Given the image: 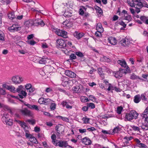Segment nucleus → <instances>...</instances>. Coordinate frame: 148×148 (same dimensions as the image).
<instances>
[{
	"label": "nucleus",
	"instance_id": "1",
	"mask_svg": "<svg viewBox=\"0 0 148 148\" xmlns=\"http://www.w3.org/2000/svg\"><path fill=\"white\" fill-rule=\"evenodd\" d=\"M127 2L130 6L136 8L135 11L137 13L140 12L142 8H148V5L143 0H127Z\"/></svg>",
	"mask_w": 148,
	"mask_h": 148
},
{
	"label": "nucleus",
	"instance_id": "2",
	"mask_svg": "<svg viewBox=\"0 0 148 148\" xmlns=\"http://www.w3.org/2000/svg\"><path fill=\"white\" fill-rule=\"evenodd\" d=\"M138 116V113L134 110H132L129 113H127L125 116L126 119L131 121L133 119H136Z\"/></svg>",
	"mask_w": 148,
	"mask_h": 148
},
{
	"label": "nucleus",
	"instance_id": "3",
	"mask_svg": "<svg viewBox=\"0 0 148 148\" xmlns=\"http://www.w3.org/2000/svg\"><path fill=\"white\" fill-rule=\"evenodd\" d=\"M130 69L128 66H127L126 69H120L118 71L115 73L114 76L116 78H120L122 76L123 73L126 74L130 72Z\"/></svg>",
	"mask_w": 148,
	"mask_h": 148
},
{
	"label": "nucleus",
	"instance_id": "4",
	"mask_svg": "<svg viewBox=\"0 0 148 148\" xmlns=\"http://www.w3.org/2000/svg\"><path fill=\"white\" fill-rule=\"evenodd\" d=\"M15 121L23 128L25 134L29 131L30 128L26 125L25 123L18 120H16Z\"/></svg>",
	"mask_w": 148,
	"mask_h": 148
},
{
	"label": "nucleus",
	"instance_id": "5",
	"mask_svg": "<svg viewBox=\"0 0 148 148\" xmlns=\"http://www.w3.org/2000/svg\"><path fill=\"white\" fill-rule=\"evenodd\" d=\"M25 135L26 138L28 139L31 142L34 143H37V141L36 138L30 133L29 131L25 134Z\"/></svg>",
	"mask_w": 148,
	"mask_h": 148
},
{
	"label": "nucleus",
	"instance_id": "6",
	"mask_svg": "<svg viewBox=\"0 0 148 148\" xmlns=\"http://www.w3.org/2000/svg\"><path fill=\"white\" fill-rule=\"evenodd\" d=\"M12 80L14 83L16 84H21L23 80L22 77L17 75L13 77Z\"/></svg>",
	"mask_w": 148,
	"mask_h": 148
},
{
	"label": "nucleus",
	"instance_id": "7",
	"mask_svg": "<svg viewBox=\"0 0 148 148\" xmlns=\"http://www.w3.org/2000/svg\"><path fill=\"white\" fill-rule=\"evenodd\" d=\"M119 42L122 46L125 47L129 46L130 44V39L126 38L120 40Z\"/></svg>",
	"mask_w": 148,
	"mask_h": 148
},
{
	"label": "nucleus",
	"instance_id": "8",
	"mask_svg": "<svg viewBox=\"0 0 148 148\" xmlns=\"http://www.w3.org/2000/svg\"><path fill=\"white\" fill-rule=\"evenodd\" d=\"M68 143L66 141L58 140L54 145L56 146H59L60 147H66L68 146Z\"/></svg>",
	"mask_w": 148,
	"mask_h": 148
},
{
	"label": "nucleus",
	"instance_id": "9",
	"mask_svg": "<svg viewBox=\"0 0 148 148\" xmlns=\"http://www.w3.org/2000/svg\"><path fill=\"white\" fill-rule=\"evenodd\" d=\"M56 45L59 48H63L65 47L66 44L64 41L62 39H58L56 40Z\"/></svg>",
	"mask_w": 148,
	"mask_h": 148
},
{
	"label": "nucleus",
	"instance_id": "10",
	"mask_svg": "<svg viewBox=\"0 0 148 148\" xmlns=\"http://www.w3.org/2000/svg\"><path fill=\"white\" fill-rule=\"evenodd\" d=\"M20 112H21L23 115H24L31 116L32 115V113L26 108L20 110Z\"/></svg>",
	"mask_w": 148,
	"mask_h": 148
},
{
	"label": "nucleus",
	"instance_id": "11",
	"mask_svg": "<svg viewBox=\"0 0 148 148\" xmlns=\"http://www.w3.org/2000/svg\"><path fill=\"white\" fill-rule=\"evenodd\" d=\"M33 21L34 25L35 26L41 25V26L44 25V23L43 21L41 19L38 18Z\"/></svg>",
	"mask_w": 148,
	"mask_h": 148
},
{
	"label": "nucleus",
	"instance_id": "12",
	"mask_svg": "<svg viewBox=\"0 0 148 148\" xmlns=\"http://www.w3.org/2000/svg\"><path fill=\"white\" fill-rule=\"evenodd\" d=\"M72 24L71 23L67 20H66L64 21L62 25V26L64 28H70L72 27Z\"/></svg>",
	"mask_w": 148,
	"mask_h": 148
},
{
	"label": "nucleus",
	"instance_id": "13",
	"mask_svg": "<svg viewBox=\"0 0 148 148\" xmlns=\"http://www.w3.org/2000/svg\"><path fill=\"white\" fill-rule=\"evenodd\" d=\"M65 74L69 77L71 78H75L76 77V75L73 71L67 70L65 71Z\"/></svg>",
	"mask_w": 148,
	"mask_h": 148
},
{
	"label": "nucleus",
	"instance_id": "14",
	"mask_svg": "<svg viewBox=\"0 0 148 148\" xmlns=\"http://www.w3.org/2000/svg\"><path fill=\"white\" fill-rule=\"evenodd\" d=\"M20 28L18 27V25L16 24H13L12 26L9 27L8 30L11 32H14L17 31Z\"/></svg>",
	"mask_w": 148,
	"mask_h": 148
},
{
	"label": "nucleus",
	"instance_id": "15",
	"mask_svg": "<svg viewBox=\"0 0 148 148\" xmlns=\"http://www.w3.org/2000/svg\"><path fill=\"white\" fill-rule=\"evenodd\" d=\"M108 41L112 45H115L117 43L116 38L114 37H110L108 38Z\"/></svg>",
	"mask_w": 148,
	"mask_h": 148
},
{
	"label": "nucleus",
	"instance_id": "16",
	"mask_svg": "<svg viewBox=\"0 0 148 148\" xmlns=\"http://www.w3.org/2000/svg\"><path fill=\"white\" fill-rule=\"evenodd\" d=\"M3 86L11 92L14 93L16 92V89L14 86L11 85L8 86L6 85H3Z\"/></svg>",
	"mask_w": 148,
	"mask_h": 148
},
{
	"label": "nucleus",
	"instance_id": "17",
	"mask_svg": "<svg viewBox=\"0 0 148 148\" xmlns=\"http://www.w3.org/2000/svg\"><path fill=\"white\" fill-rule=\"evenodd\" d=\"M84 34L83 33H79L77 31L75 32L73 34L74 36L78 40L84 36Z\"/></svg>",
	"mask_w": 148,
	"mask_h": 148
},
{
	"label": "nucleus",
	"instance_id": "18",
	"mask_svg": "<svg viewBox=\"0 0 148 148\" xmlns=\"http://www.w3.org/2000/svg\"><path fill=\"white\" fill-rule=\"evenodd\" d=\"M9 117V115L7 113L5 112L4 114L1 118V119L4 123H5V122H6L7 121H8L10 119Z\"/></svg>",
	"mask_w": 148,
	"mask_h": 148
},
{
	"label": "nucleus",
	"instance_id": "19",
	"mask_svg": "<svg viewBox=\"0 0 148 148\" xmlns=\"http://www.w3.org/2000/svg\"><path fill=\"white\" fill-rule=\"evenodd\" d=\"M82 143L86 145H89L91 144V141L90 139L86 137L82 139Z\"/></svg>",
	"mask_w": 148,
	"mask_h": 148
},
{
	"label": "nucleus",
	"instance_id": "20",
	"mask_svg": "<svg viewBox=\"0 0 148 148\" xmlns=\"http://www.w3.org/2000/svg\"><path fill=\"white\" fill-rule=\"evenodd\" d=\"M62 80L63 82H64L66 84L70 83V86L72 85L73 84V82L71 80H68V78L65 77H63L62 78Z\"/></svg>",
	"mask_w": 148,
	"mask_h": 148
},
{
	"label": "nucleus",
	"instance_id": "21",
	"mask_svg": "<svg viewBox=\"0 0 148 148\" xmlns=\"http://www.w3.org/2000/svg\"><path fill=\"white\" fill-rule=\"evenodd\" d=\"M118 64H119L122 66L126 68H127L128 66H127V64L126 62L123 60H119L118 62Z\"/></svg>",
	"mask_w": 148,
	"mask_h": 148
},
{
	"label": "nucleus",
	"instance_id": "22",
	"mask_svg": "<svg viewBox=\"0 0 148 148\" xmlns=\"http://www.w3.org/2000/svg\"><path fill=\"white\" fill-rule=\"evenodd\" d=\"M141 100V97L140 95H137L134 97V102L136 103H138Z\"/></svg>",
	"mask_w": 148,
	"mask_h": 148
},
{
	"label": "nucleus",
	"instance_id": "23",
	"mask_svg": "<svg viewBox=\"0 0 148 148\" xmlns=\"http://www.w3.org/2000/svg\"><path fill=\"white\" fill-rule=\"evenodd\" d=\"M96 29L97 30L99 31L100 32H103L104 31L102 24L100 23H99L97 24Z\"/></svg>",
	"mask_w": 148,
	"mask_h": 148
},
{
	"label": "nucleus",
	"instance_id": "24",
	"mask_svg": "<svg viewBox=\"0 0 148 148\" xmlns=\"http://www.w3.org/2000/svg\"><path fill=\"white\" fill-rule=\"evenodd\" d=\"M25 25L27 27L34 25L33 21L32 20H28L25 21Z\"/></svg>",
	"mask_w": 148,
	"mask_h": 148
},
{
	"label": "nucleus",
	"instance_id": "25",
	"mask_svg": "<svg viewBox=\"0 0 148 148\" xmlns=\"http://www.w3.org/2000/svg\"><path fill=\"white\" fill-rule=\"evenodd\" d=\"M121 128L119 127H115L113 130H111V134H114L115 133H118L121 130Z\"/></svg>",
	"mask_w": 148,
	"mask_h": 148
},
{
	"label": "nucleus",
	"instance_id": "26",
	"mask_svg": "<svg viewBox=\"0 0 148 148\" xmlns=\"http://www.w3.org/2000/svg\"><path fill=\"white\" fill-rule=\"evenodd\" d=\"M20 95H19V97L21 99H23L26 97L27 93L26 92L23 90L19 93Z\"/></svg>",
	"mask_w": 148,
	"mask_h": 148
},
{
	"label": "nucleus",
	"instance_id": "27",
	"mask_svg": "<svg viewBox=\"0 0 148 148\" xmlns=\"http://www.w3.org/2000/svg\"><path fill=\"white\" fill-rule=\"evenodd\" d=\"M98 73L100 75V77L102 79H103L104 77V73H103L102 68H98Z\"/></svg>",
	"mask_w": 148,
	"mask_h": 148
},
{
	"label": "nucleus",
	"instance_id": "28",
	"mask_svg": "<svg viewBox=\"0 0 148 148\" xmlns=\"http://www.w3.org/2000/svg\"><path fill=\"white\" fill-rule=\"evenodd\" d=\"M122 18L123 19L128 21L129 22L131 21L132 19L131 16L128 14L126 15L124 14V16Z\"/></svg>",
	"mask_w": 148,
	"mask_h": 148
},
{
	"label": "nucleus",
	"instance_id": "29",
	"mask_svg": "<svg viewBox=\"0 0 148 148\" xmlns=\"http://www.w3.org/2000/svg\"><path fill=\"white\" fill-rule=\"evenodd\" d=\"M100 60L102 61H106L108 62L110 61V59L104 56L101 57Z\"/></svg>",
	"mask_w": 148,
	"mask_h": 148
},
{
	"label": "nucleus",
	"instance_id": "30",
	"mask_svg": "<svg viewBox=\"0 0 148 148\" xmlns=\"http://www.w3.org/2000/svg\"><path fill=\"white\" fill-rule=\"evenodd\" d=\"M73 90L76 93H79L81 92V90L80 88V86H74L73 88Z\"/></svg>",
	"mask_w": 148,
	"mask_h": 148
},
{
	"label": "nucleus",
	"instance_id": "31",
	"mask_svg": "<svg viewBox=\"0 0 148 148\" xmlns=\"http://www.w3.org/2000/svg\"><path fill=\"white\" fill-rule=\"evenodd\" d=\"M51 138L52 139V142L54 145L58 141V140H56V136L55 134H53L51 136Z\"/></svg>",
	"mask_w": 148,
	"mask_h": 148
},
{
	"label": "nucleus",
	"instance_id": "32",
	"mask_svg": "<svg viewBox=\"0 0 148 148\" xmlns=\"http://www.w3.org/2000/svg\"><path fill=\"white\" fill-rule=\"evenodd\" d=\"M130 79L133 80L138 79H139L142 80H143V79L139 77L136 75L134 74L133 73L132 75H131L130 77Z\"/></svg>",
	"mask_w": 148,
	"mask_h": 148
},
{
	"label": "nucleus",
	"instance_id": "33",
	"mask_svg": "<svg viewBox=\"0 0 148 148\" xmlns=\"http://www.w3.org/2000/svg\"><path fill=\"white\" fill-rule=\"evenodd\" d=\"M86 9L84 7L82 6L79 9V14L81 15H83L84 14V11H86Z\"/></svg>",
	"mask_w": 148,
	"mask_h": 148
},
{
	"label": "nucleus",
	"instance_id": "34",
	"mask_svg": "<svg viewBox=\"0 0 148 148\" xmlns=\"http://www.w3.org/2000/svg\"><path fill=\"white\" fill-rule=\"evenodd\" d=\"M39 60L38 63L40 64H45L46 62V59L45 58H38Z\"/></svg>",
	"mask_w": 148,
	"mask_h": 148
},
{
	"label": "nucleus",
	"instance_id": "35",
	"mask_svg": "<svg viewBox=\"0 0 148 148\" xmlns=\"http://www.w3.org/2000/svg\"><path fill=\"white\" fill-rule=\"evenodd\" d=\"M62 14L65 17H69L71 16L72 15V14L71 12H70L68 11H65L62 12Z\"/></svg>",
	"mask_w": 148,
	"mask_h": 148
},
{
	"label": "nucleus",
	"instance_id": "36",
	"mask_svg": "<svg viewBox=\"0 0 148 148\" xmlns=\"http://www.w3.org/2000/svg\"><path fill=\"white\" fill-rule=\"evenodd\" d=\"M61 34L60 36L64 38H66L67 36V33L65 31L61 30Z\"/></svg>",
	"mask_w": 148,
	"mask_h": 148
},
{
	"label": "nucleus",
	"instance_id": "37",
	"mask_svg": "<svg viewBox=\"0 0 148 148\" xmlns=\"http://www.w3.org/2000/svg\"><path fill=\"white\" fill-rule=\"evenodd\" d=\"M8 17L9 18L12 20L16 18L15 15H14V13L13 12L9 13L8 14Z\"/></svg>",
	"mask_w": 148,
	"mask_h": 148
},
{
	"label": "nucleus",
	"instance_id": "38",
	"mask_svg": "<svg viewBox=\"0 0 148 148\" xmlns=\"http://www.w3.org/2000/svg\"><path fill=\"white\" fill-rule=\"evenodd\" d=\"M131 127L132 128V130L138 132L140 131V127L134 125H132L131 126Z\"/></svg>",
	"mask_w": 148,
	"mask_h": 148
},
{
	"label": "nucleus",
	"instance_id": "39",
	"mask_svg": "<svg viewBox=\"0 0 148 148\" xmlns=\"http://www.w3.org/2000/svg\"><path fill=\"white\" fill-rule=\"evenodd\" d=\"M43 104L45 105L49 104L51 102V100L50 99H44Z\"/></svg>",
	"mask_w": 148,
	"mask_h": 148
},
{
	"label": "nucleus",
	"instance_id": "40",
	"mask_svg": "<svg viewBox=\"0 0 148 148\" xmlns=\"http://www.w3.org/2000/svg\"><path fill=\"white\" fill-rule=\"evenodd\" d=\"M23 86L21 85L19 86L16 90V92H17L19 93L23 90Z\"/></svg>",
	"mask_w": 148,
	"mask_h": 148
},
{
	"label": "nucleus",
	"instance_id": "41",
	"mask_svg": "<svg viewBox=\"0 0 148 148\" xmlns=\"http://www.w3.org/2000/svg\"><path fill=\"white\" fill-rule=\"evenodd\" d=\"M81 101L83 102H86L88 101V98L84 96H81L80 98Z\"/></svg>",
	"mask_w": 148,
	"mask_h": 148
},
{
	"label": "nucleus",
	"instance_id": "42",
	"mask_svg": "<svg viewBox=\"0 0 148 148\" xmlns=\"http://www.w3.org/2000/svg\"><path fill=\"white\" fill-rule=\"evenodd\" d=\"M61 30L60 29H54L53 32H55V33L57 34L59 36H60L61 34Z\"/></svg>",
	"mask_w": 148,
	"mask_h": 148
},
{
	"label": "nucleus",
	"instance_id": "43",
	"mask_svg": "<svg viewBox=\"0 0 148 148\" xmlns=\"http://www.w3.org/2000/svg\"><path fill=\"white\" fill-rule=\"evenodd\" d=\"M95 8L97 12L99 14H101L102 12V10L99 7L96 6L95 7Z\"/></svg>",
	"mask_w": 148,
	"mask_h": 148
},
{
	"label": "nucleus",
	"instance_id": "44",
	"mask_svg": "<svg viewBox=\"0 0 148 148\" xmlns=\"http://www.w3.org/2000/svg\"><path fill=\"white\" fill-rule=\"evenodd\" d=\"M128 14L127 11L125 10H123L121 13H119L120 15L121 16V17L122 18H123V17L124 16V14L126 15Z\"/></svg>",
	"mask_w": 148,
	"mask_h": 148
},
{
	"label": "nucleus",
	"instance_id": "45",
	"mask_svg": "<svg viewBox=\"0 0 148 148\" xmlns=\"http://www.w3.org/2000/svg\"><path fill=\"white\" fill-rule=\"evenodd\" d=\"M123 109V108L122 106L118 107L116 110L117 113L119 114H121Z\"/></svg>",
	"mask_w": 148,
	"mask_h": 148
},
{
	"label": "nucleus",
	"instance_id": "46",
	"mask_svg": "<svg viewBox=\"0 0 148 148\" xmlns=\"http://www.w3.org/2000/svg\"><path fill=\"white\" fill-rule=\"evenodd\" d=\"M35 88L32 87L29 88L28 90H27V92H29V95H31V93L34 92L35 91Z\"/></svg>",
	"mask_w": 148,
	"mask_h": 148
},
{
	"label": "nucleus",
	"instance_id": "47",
	"mask_svg": "<svg viewBox=\"0 0 148 148\" xmlns=\"http://www.w3.org/2000/svg\"><path fill=\"white\" fill-rule=\"evenodd\" d=\"M5 123L7 125L11 126L13 124V123L12 120L10 119L8 121H7L6 122H5Z\"/></svg>",
	"mask_w": 148,
	"mask_h": 148
},
{
	"label": "nucleus",
	"instance_id": "48",
	"mask_svg": "<svg viewBox=\"0 0 148 148\" xmlns=\"http://www.w3.org/2000/svg\"><path fill=\"white\" fill-rule=\"evenodd\" d=\"M147 18H148L147 17L145 16H142L140 17V19L141 21L143 23H145Z\"/></svg>",
	"mask_w": 148,
	"mask_h": 148
},
{
	"label": "nucleus",
	"instance_id": "49",
	"mask_svg": "<svg viewBox=\"0 0 148 148\" xmlns=\"http://www.w3.org/2000/svg\"><path fill=\"white\" fill-rule=\"evenodd\" d=\"M139 147H141L143 148H147V147L145 144L142 143H140L137 145Z\"/></svg>",
	"mask_w": 148,
	"mask_h": 148
},
{
	"label": "nucleus",
	"instance_id": "50",
	"mask_svg": "<svg viewBox=\"0 0 148 148\" xmlns=\"http://www.w3.org/2000/svg\"><path fill=\"white\" fill-rule=\"evenodd\" d=\"M82 120L84 123H89V119L87 118L86 117H83L82 119Z\"/></svg>",
	"mask_w": 148,
	"mask_h": 148
},
{
	"label": "nucleus",
	"instance_id": "51",
	"mask_svg": "<svg viewBox=\"0 0 148 148\" xmlns=\"http://www.w3.org/2000/svg\"><path fill=\"white\" fill-rule=\"evenodd\" d=\"M27 121L28 122L29 124L32 125H34L35 123V120L34 119H28L27 120Z\"/></svg>",
	"mask_w": 148,
	"mask_h": 148
},
{
	"label": "nucleus",
	"instance_id": "52",
	"mask_svg": "<svg viewBox=\"0 0 148 148\" xmlns=\"http://www.w3.org/2000/svg\"><path fill=\"white\" fill-rule=\"evenodd\" d=\"M70 59L71 60H72L76 58V56L75 54L72 53L70 56Z\"/></svg>",
	"mask_w": 148,
	"mask_h": 148
},
{
	"label": "nucleus",
	"instance_id": "53",
	"mask_svg": "<svg viewBox=\"0 0 148 148\" xmlns=\"http://www.w3.org/2000/svg\"><path fill=\"white\" fill-rule=\"evenodd\" d=\"M87 106L88 107L91 108L92 109H93L95 107V105L92 103H88Z\"/></svg>",
	"mask_w": 148,
	"mask_h": 148
},
{
	"label": "nucleus",
	"instance_id": "54",
	"mask_svg": "<svg viewBox=\"0 0 148 148\" xmlns=\"http://www.w3.org/2000/svg\"><path fill=\"white\" fill-rule=\"evenodd\" d=\"M32 87V86L31 84H27L25 85V88L27 90H28L29 88Z\"/></svg>",
	"mask_w": 148,
	"mask_h": 148
},
{
	"label": "nucleus",
	"instance_id": "55",
	"mask_svg": "<svg viewBox=\"0 0 148 148\" xmlns=\"http://www.w3.org/2000/svg\"><path fill=\"white\" fill-rule=\"evenodd\" d=\"M88 97L89 100H91L93 101H96V99L95 97L93 95H90Z\"/></svg>",
	"mask_w": 148,
	"mask_h": 148
},
{
	"label": "nucleus",
	"instance_id": "56",
	"mask_svg": "<svg viewBox=\"0 0 148 148\" xmlns=\"http://www.w3.org/2000/svg\"><path fill=\"white\" fill-rule=\"evenodd\" d=\"M0 40L2 41L4 40V34L1 31H0Z\"/></svg>",
	"mask_w": 148,
	"mask_h": 148
},
{
	"label": "nucleus",
	"instance_id": "57",
	"mask_svg": "<svg viewBox=\"0 0 148 148\" xmlns=\"http://www.w3.org/2000/svg\"><path fill=\"white\" fill-rule=\"evenodd\" d=\"M75 54L81 58L82 57L84 56L83 54L80 52H77L75 53Z\"/></svg>",
	"mask_w": 148,
	"mask_h": 148
},
{
	"label": "nucleus",
	"instance_id": "58",
	"mask_svg": "<svg viewBox=\"0 0 148 148\" xmlns=\"http://www.w3.org/2000/svg\"><path fill=\"white\" fill-rule=\"evenodd\" d=\"M102 132L105 134H111V130L108 131L103 130L102 131Z\"/></svg>",
	"mask_w": 148,
	"mask_h": 148
},
{
	"label": "nucleus",
	"instance_id": "59",
	"mask_svg": "<svg viewBox=\"0 0 148 148\" xmlns=\"http://www.w3.org/2000/svg\"><path fill=\"white\" fill-rule=\"evenodd\" d=\"M56 104L55 103H52L50 106V109L51 110H54L56 109Z\"/></svg>",
	"mask_w": 148,
	"mask_h": 148
},
{
	"label": "nucleus",
	"instance_id": "60",
	"mask_svg": "<svg viewBox=\"0 0 148 148\" xmlns=\"http://www.w3.org/2000/svg\"><path fill=\"white\" fill-rule=\"evenodd\" d=\"M42 47L43 49H46L48 47V45L45 42H43L42 43Z\"/></svg>",
	"mask_w": 148,
	"mask_h": 148
},
{
	"label": "nucleus",
	"instance_id": "61",
	"mask_svg": "<svg viewBox=\"0 0 148 148\" xmlns=\"http://www.w3.org/2000/svg\"><path fill=\"white\" fill-rule=\"evenodd\" d=\"M17 131H15V132L16 133V135L18 136H19L20 135V132L21 131V130H20V129L18 127H17Z\"/></svg>",
	"mask_w": 148,
	"mask_h": 148
},
{
	"label": "nucleus",
	"instance_id": "62",
	"mask_svg": "<svg viewBox=\"0 0 148 148\" xmlns=\"http://www.w3.org/2000/svg\"><path fill=\"white\" fill-rule=\"evenodd\" d=\"M103 32H100L99 31L97 30L95 33V35L97 37H99L101 35V33Z\"/></svg>",
	"mask_w": 148,
	"mask_h": 148
},
{
	"label": "nucleus",
	"instance_id": "63",
	"mask_svg": "<svg viewBox=\"0 0 148 148\" xmlns=\"http://www.w3.org/2000/svg\"><path fill=\"white\" fill-rule=\"evenodd\" d=\"M32 109H34L37 111L39 110V109L38 108V106L36 105H32Z\"/></svg>",
	"mask_w": 148,
	"mask_h": 148
},
{
	"label": "nucleus",
	"instance_id": "64",
	"mask_svg": "<svg viewBox=\"0 0 148 148\" xmlns=\"http://www.w3.org/2000/svg\"><path fill=\"white\" fill-rule=\"evenodd\" d=\"M44 98H40L38 101V102L40 104H43V102L44 101Z\"/></svg>",
	"mask_w": 148,
	"mask_h": 148
}]
</instances>
